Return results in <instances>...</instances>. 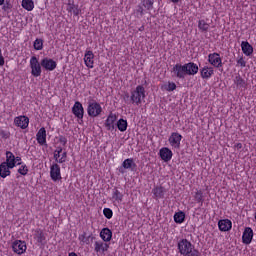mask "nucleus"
I'll return each instance as SVG.
<instances>
[{
  "label": "nucleus",
  "mask_w": 256,
  "mask_h": 256,
  "mask_svg": "<svg viewBox=\"0 0 256 256\" xmlns=\"http://www.w3.org/2000/svg\"><path fill=\"white\" fill-rule=\"evenodd\" d=\"M63 148H58L54 152V159L57 163H65L67 161V152H63ZM62 153V154H61Z\"/></svg>",
  "instance_id": "obj_22"
},
{
  "label": "nucleus",
  "mask_w": 256,
  "mask_h": 256,
  "mask_svg": "<svg viewBox=\"0 0 256 256\" xmlns=\"http://www.w3.org/2000/svg\"><path fill=\"white\" fill-rule=\"evenodd\" d=\"M218 228L222 232L231 231V229L233 228V222H231V220H229V219L219 220Z\"/></svg>",
  "instance_id": "obj_19"
},
{
  "label": "nucleus",
  "mask_w": 256,
  "mask_h": 256,
  "mask_svg": "<svg viewBox=\"0 0 256 256\" xmlns=\"http://www.w3.org/2000/svg\"><path fill=\"white\" fill-rule=\"evenodd\" d=\"M14 125L20 129H27L29 127V117L21 115L14 118Z\"/></svg>",
  "instance_id": "obj_12"
},
{
  "label": "nucleus",
  "mask_w": 256,
  "mask_h": 256,
  "mask_svg": "<svg viewBox=\"0 0 256 256\" xmlns=\"http://www.w3.org/2000/svg\"><path fill=\"white\" fill-rule=\"evenodd\" d=\"M117 127L118 130L121 131V133H124V131H127L128 123L125 119H119L117 121Z\"/></svg>",
  "instance_id": "obj_36"
},
{
  "label": "nucleus",
  "mask_w": 256,
  "mask_h": 256,
  "mask_svg": "<svg viewBox=\"0 0 256 256\" xmlns=\"http://www.w3.org/2000/svg\"><path fill=\"white\" fill-rule=\"evenodd\" d=\"M3 3H5V0H0V7L3 5Z\"/></svg>",
  "instance_id": "obj_49"
},
{
  "label": "nucleus",
  "mask_w": 256,
  "mask_h": 256,
  "mask_svg": "<svg viewBox=\"0 0 256 256\" xmlns=\"http://www.w3.org/2000/svg\"><path fill=\"white\" fill-rule=\"evenodd\" d=\"M67 11L69 13H73V15H75L76 17L77 15H79V13H81V9H79V6L71 2L68 3Z\"/></svg>",
  "instance_id": "obj_33"
},
{
  "label": "nucleus",
  "mask_w": 256,
  "mask_h": 256,
  "mask_svg": "<svg viewBox=\"0 0 256 256\" xmlns=\"http://www.w3.org/2000/svg\"><path fill=\"white\" fill-rule=\"evenodd\" d=\"M241 49H242V53H244V55H246V57H251V55H253V46H251V44H249V42L242 41Z\"/></svg>",
  "instance_id": "obj_26"
},
{
  "label": "nucleus",
  "mask_w": 256,
  "mask_h": 256,
  "mask_svg": "<svg viewBox=\"0 0 256 256\" xmlns=\"http://www.w3.org/2000/svg\"><path fill=\"white\" fill-rule=\"evenodd\" d=\"M215 74V70L211 66H204L200 69L202 79H211Z\"/></svg>",
  "instance_id": "obj_20"
},
{
  "label": "nucleus",
  "mask_w": 256,
  "mask_h": 256,
  "mask_svg": "<svg viewBox=\"0 0 256 256\" xmlns=\"http://www.w3.org/2000/svg\"><path fill=\"white\" fill-rule=\"evenodd\" d=\"M103 215H104V217H106V219H112L113 210H111V208H104L103 209Z\"/></svg>",
  "instance_id": "obj_42"
},
{
  "label": "nucleus",
  "mask_w": 256,
  "mask_h": 256,
  "mask_svg": "<svg viewBox=\"0 0 256 256\" xmlns=\"http://www.w3.org/2000/svg\"><path fill=\"white\" fill-rule=\"evenodd\" d=\"M122 167H124V169H132L133 167H135V162H133V159L128 158L124 160Z\"/></svg>",
  "instance_id": "obj_37"
},
{
  "label": "nucleus",
  "mask_w": 256,
  "mask_h": 256,
  "mask_svg": "<svg viewBox=\"0 0 256 256\" xmlns=\"http://www.w3.org/2000/svg\"><path fill=\"white\" fill-rule=\"evenodd\" d=\"M184 69L186 71V75H197V73H199V66L193 62L184 64Z\"/></svg>",
  "instance_id": "obj_21"
},
{
  "label": "nucleus",
  "mask_w": 256,
  "mask_h": 256,
  "mask_svg": "<svg viewBox=\"0 0 256 256\" xmlns=\"http://www.w3.org/2000/svg\"><path fill=\"white\" fill-rule=\"evenodd\" d=\"M152 193L155 199H163V197H165V188L162 186H156L152 189Z\"/></svg>",
  "instance_id": "obj_27"
},
{
  "label": "nucleus",
  "mask_w": 256,
  "mask_h": 256,
  "mask_svg": "<svg viewBox=\"0 0 256 256\" xmlns=\"http://www.w3.org/2000/svg\"><path fill=\"white\" fill-rule=\"evenodd\" d=\"M208 63H210V65L216 69L223 67V59H221V55L217 52L208 55Z\"/></svg>",
  "instance_id": "obj_6"
},
{
  "label": "nucleus",
  "mask_w": 256,
  "mask_h": 256,
  "mask_svg": "<svg viewBox=\"0 0 256 256\" xmlns=\"http://www.w3.org/2000/svg\"><path fill=\"white\" fill-rule=\"evenodd\" d=\"M172 73L177 77L178 79H185V76L187 75L185 70V65L176 64L172 68Z\"/></svg>",
  "instance_id": "obj_13"
},
{
  "label": "nucleus",
  "mask_w": 256,
  "mask_h": 256,
  "mask_svg": "<svg viewBox=\"0 0 256 256\" xmlns=\"http://www.w3.org/2000/svg\"><path fill=\"white\" fill-rule=\"evenodd\" d=\"M112 200L113 203L120 205V203L123 201V194L119 190H114L112 193Z\"/></svg>",
  "instance_id": "obj_32"
},
{
  "label": "nucleus",
  "mask_w": 256,
  "mask_h": 256,
  "mask_svg": "<svg viewBox=\"0 0 256 256\" xmlns=\"http://www.w3.org/2000/svg\"><path fill=\"white\" fill-rule=\"evenodd\" d=\"M145 97V87L143 85H138L136 89L131 91L130 99L134 105H141Z\"/></svg>",
  "instance_id": "obj_2"
},
{
  "label": "nucleus",
  "mask_w": 256,
  "mask_h": 256,
  "mask_svg": "<svg viewBox=\"0 0 256 256\" xmlns=\"http://www.w3.org/2000/svg\"><path fill=\"white\" fill-rule=\"evenodd\" d=\"M11 169L13 168L5 164V162H2L0 164V177H2V179L9 177L11 175Z\"/></svg>",
  "instance_id": "obj_25"
},
{
  "label": "nucleus",
  "mask_w": 256,
  "mask_h": 256,
  "mask_svg": "<svg viewBox=\"0 0 256 256\" xmlns=\"http://www.w3.org/2000/svg\"><path fill=\"white\" fill-rule=\"evenodd\" d=\"M84 63L88 69H93L95 64V54H93V51L88 50L86 51L84 55Z\"/></svg>",
  "instance_id": "obj_15"
},
{
  "label": "nucleus",
  "mask_w": 256,
  "mask_h": 256,
  "mask_svg": "<svg viewBox=\"0 0 256 256\" xmlns=\"http://www.w3.org/2000/svg\"><path fill=\"white\" fill-rule=\"evenodd\" d=\"M34 49L36 51H41L43 49V39L37 38L34 41Z\"/></svg>",
  "instance_id": "obj_39"
},
{
  "label": "nucleus",
  "mask_w": 256,
  "mask_h": 256,
  "mask_svg": "<svg viewBox=\"0 0 256 256\" xmlns=\"http://www.w3.org/2000/svg\"><path fill=\"white\" fill-rule=\"evenodd\" d=\"M72 113L75 115V117H77V119H83V115L85 113L83 104H81L79 101L75 102L74 106L72 107Z\"/></svg>",
  "instance_id": "obj_17"
},
{
  "label": "nucleus",
  "mask_w": 256,
  "mask_h": 256,
  "mask_svg": "<svg viewBox=\"0 0 256 256\" xmlns=\"http://www.w3.org/2000/svg\"><path fill=\"white\" fill-rule=\"evenodd\" d=\"M237 65H239L242 68L247 67V62L245 61V58L243 57L238 58Z\"/></svg>",
  "instance_id": "obj_43"
},
{
  "label": "nucleus",
  "mask_w": 256,
  "mask_h": 256,
  "mask_svg": "<svg viewBox=\"0 0 256 256\" xmlns=\"http://www.w3.org/2000/svg\"><path fill=\"white\" fill-rule=\"evenodd\" d=\"M29 65L32 77H41L42 65L41 62H39V58H37L36 56H32L30 58Z\"/></svg>",
  "instance_id": "obj_3"
},
{
  "label": "nucleus",
  "mask_w": 256,
  "mask_h": 256,
  "mask_svg": "<svg viewBox=\"0 0 256 256\" xmlns=\"http://www.w3.org/2000/svg\"><path fill=\"white\" fill-rule=\"evenodd\" d=\"M139 31H143V27L139 29Z\"/></svg>",
  "instance_id": "obj_51"
},
{
  "label": "nucleus",
  "mask_w": 256,
  "mask_h": 256,
  "mask_svg": "<svg viewBox=\"0 0 256 256\" xmlns=\"http://www.w3.org/2000/svg\"><path fill=\"white\" fill-rule=\"evenodd\" d=\"M181 0H171L172 3H179Z\"/></svg>",
  "instance_id": "obj_48"
},
{
  "label": "nucleus",
  "mask_w": 256,
  "mask_h": 256,
  "mask_svg": "<svg viewBox=\"0 0 256 256\" xmlns=\"http://www.w3.org/2000/svg\"><path fill=\"white\" fill-rule=\"evenodd\" d=\"M234 83L237 89H245V87H247V82H245V80L239 75L235 77Z\"/></svg>",
  "instance_id": "obj_34"
},
{
  "label": "nucleus",
  "mask_w": 256,
  "mask_h": 256,
  "mask_svg": "<svg viewBox=\"0 0 256 256\" xmlns=\"http://www.w3.org/2000/svg\"><path fill=\"white\" fill-rule=\"evenodd\" d=\"M36 141L39 145H47V130L44 127L40 128L37 132Z\"/></svg>",
  "instance_id": "obj_18"
},
{
  "label": "nucleus",
  "mask_w": 256,
  "mask_h": 256,
  "mask_svg": "<svg viewBox=\"0 0 256 256\" xmlns=\"http://www.w3.org/2000/svg\"><path fill=\"white\" fill-rule=\"evenodd\" d=\"M194 198L197 203H203V192L201 190H197L194 194Z\"/></svg>",
  "instance_id": "obj_41"
},
{
  "label": "nucleus",
  "mask_w": 256,
  "mask_h": 256,
  "mask_svg": "<svg viewBox=\"0 0 256 256\" xmlns=\"http://www.w3.org/2000/svg\"><path fill=\"white\" fill-rule=\"evenodd\" d=\"M18 173L19 175H22L23 177L27 176L29 173V166L23 162V160L18 164Z\"/></svg>",
  "instance_id": "obj_29"
},
{
  "label": "nucleus",
  "mask_w": 256,
  "mask_h": 256,
  "mask_svg": "<svg viewBox=\"0 0 256 256\" xmlns=\"http://www.w3.org/2000/svg\"><path fill=\"white\" fill-rule=\"evenodd\" d=\"M251 241H253V229L251 227H246L242 234V243L244 245H251Z\"/></svg>",
  "instance_id": "obj_14"
},
{
  "label": "nucleus",
  "mask_w": 256,
  "mask_h": 256,
  "mask_svg": "<svg viewBox=\"0 0 256 256\" xmlns=\"http://www.w3.org/2000/svg\"><path fill=\"white\" fill-rule=\"evenodd\" d=\"M236 149H243V144L237 143L235 144Z\"/></svg>",
  "instance_id": "obj_46"
},
{
  "label": "nucleus",
  "mask_w": 256,
  "mask_h": 256,
  "mask_svg": "<svg viewBox=\"0 0 256 256\" xmlns=\"http://www.w3.org/2000/svg\"><path fill=\"white\" fill-rule=\"evenodd\" d=\"M183 136L177 132L171 133L170 137L168 138V142L172 149H180L181 148V140Z\"/></svg>",
  "instance_id": "obj_7"
},
{
  "label": "nucleus",
  "mask_w": 256,
  "mask_h": 256,
  "mask_svg": "<svg viewBox=\"0 0 256 256\" xmlns=\"http://www.w3.org/2000/svg\"><path fill=\"white\" fill-rule=\"evenodd\" d=\"M198 29L200 31H209V24L205 20H199Z\"/></svg>",
  "instance_id": "obj_38"
},
{
  "label": "nucleus",
  "mask_w": 256,
  "mask_h": 256,
  "mask_svg": "<svg viewBox=\"0 0 256 256\" xmlns=\"http://www.w3.org/2000/svg\"><path fill=\"white\" fill-rule=\"evenodd\" d=\"M159 155L162 161L165 163H168V161H171L173 159V151L169 149L168 147H163L159 150Z\"/></svg>",
  "instance_id": "obj_16"
},
{
  "label": "nucleus",
  "mask_w": 256,
  "mask_h": 256,
  "mask_svg": "<svg viewBox=\"0 0 256 256\" xmlns=\"http://www.w3.org/2000/svg\"><path fill=\"white\" fill-rule=\"evenodd\" d=\"M174 221L178 225H181V223L185 222V212L183 211H178L174 214Z\"/></svg>",
  "instance_id": "obj_35"
},
{
  "label": "nucleus",
  "mask_w": 256,
  "mask_h": 256,
  "mask_svg": "<svg viewBox=\"0 0 256 256\" xmlns=\"http://www.w3.org/2000/svg\"><path fill=\"white\" fill-rule=\"evenodd\" d=\"M153 0H143L142 1V5L143 7H145V9H147L148 11H151V9H153Z\"/></svg>",
  "instance_id": "obj_40"
},
{
  "label": "nucleus",
  "mask_w": 256,
  "mask_h": 256,
  "mask_svg": "<svg viewBox=\"0 0 256 256\" xmlns=\"http://www.w3.org/2000/svg\"><path fill=\"white\" fill-rule=\"evenodd\" d=\"M21 161L22 159L20 156H15L11 151L6 152V161L4 163L9 165L10 168L15 169V167L21 164Z\"/></svg>",
  "instance_id": "obj_5"
},
{
  "label": "nucleus",
  "mask_w": 256,
  "mask_h": 256,
  "mask_svg": "<svg viewBox=\"0 0 256 256\" xmlns=\"http://www.w3.org/2000/svg\"><path fill=\"white\" fill-rule=\"evenodd\" d=\"M60 143H62V145H67V138L61 137L60 138Z\"/></svg>",
  "instance_id": "obj_45"
},
{
  "label": "nucleus",
  "mask_w": 256,
  "mask_h": 256,
  "mask_svg": "<svg viewBox=\"0 0 256 256\" xmlns=\"http://www.w3.org/2000/svg\"><path fill=\"white\" fill-rule=\"evenodd\" d=\"M50 177L54 182L61 181V166L59 164L53 163L50 166Z\"/></svg>",
  "instance_id": "obj_10"
},
{
  "label": "nucleus",
  "mask_w": 256,
  "mask_h": 256,
  "mask_svg": "<svg viewBox=\"0 0 256 256\" xmlns=\"http://www.w3.org/2000/svg\"><path fill=\"white\" fill-rule=\"evenodd\" d=\"M68 256H78V255H77V253H75V252H70V253L68 254Z\"/></svg>",
  "instance_id": "obj_47"
},
{
  "label": "nucleus",
  "mask_w": 256,
  "mask_h": 256,
  "mask_svg": "<svg viewBox=\"0 0 256 256\" xmlns=\"http://www.w3.org/2000/svg\"><path fill=\"white\" fill-rule=\"evenodd\" d=\"M87 113L89 117H99L103 113V107L97 101L88 102Z\"/></svg>",
  "instance_id": "obj_4"
},
{
  "label": "nucleus",
  "mask_w": 256,
  "mask_h": 256,
  "mask_svg": "<svg viewBox=\"0 0 256 256\" xmlns=\"http://www.w3.org/2000/svg\"><path fill=\"white\" fill-rule=\"evenodd\" d=\"M161 89L162 91H168L169 93H171V91H175V89H177V84H175V82H167L161 85Z\"/></svg>",
  "instance_id": "obj_30"
},
{
  "label": "nucleus",
  "mask_w": 256,
  "mask_h": 256,
  "mask_svg": "<svg viewBox=\"0 0 256 256\" xmlns=\"http://www.w3.org/2000/svg\"><path fill=\"white\" fill-rule=\"evenodd\" d=\"M178 251L183 256H199V251L195 249V246L191 241L187 239H181L178 242Z\"/></svg>",
  "instance_id": "obj_1"
},
{
  "label": "nucleus",
  "mask_w": 256,
  "mask_h": 256,
  "mask_svg": "<svg viewBox=\"0 0 256 256\" xmlns=\"http://www.w3.org/2000/svg\"><path fill=\"white\" fill-rule=\"evenodd\" d=\"M41 65L45 71H55L57 69V62L51 58L42 59Z\"/></svg>",
  "instance_id": "obj_11"
},
{
  "label": "nucleus",
  "mask_w": 256,
  "mask_h": 256,
  "mask_svg": "<svg viewBox=\"0 0 256 256\" xmlns=\"http://www.w3.org/2000/svg\"><path fill=\"white\" fill-rule=\"evenodd\" d=\"M94 251L97 255H105L109 251V244L105 241L97 240L94 242Z\"/></svg>",
  "instance_id": "obj_9"
},
{
  "label": "nucleus",
  "mask_w": 256,
  "mask_h": 256,
  "mask_svg": "<svg viewBox=\"0 0 256 256\" xmlns=\"http://www.w3.org/2000/svg\"><path fill=\"white\" fill-rule=\"evenodd\" d=\"M80 241H83V239H81V236L79 237Z\"/></svg>",
  "instance_id": "obj_52"
},
{
  "label": "nucleus",
  "mask_w": 256,
  "mask_h": 256,
  "mask_svg": "<svg viewBox=\"0 0 256 256\" xmlns=\"http://www.w3.org/2000/svg\"><path fill=\"white\" fill-rule=\"evenodd\" d=\"M21 6L26 11H33V9H35V2H33V0H22Z\"/></svg>",
  "instance_id": "obj_31"
},
{
  "label": "nucleus",
  "mask_w": 256,
  "mask_h": 256,
  "mask_svg": "<svg viewBox=\"0 0 256 256\" xmlns=\"http://www.w3.org/2000/svg\"><path fill=\"white\" fill-rule=\"evenodd\" d=\"M33 237L37 243H43L45 241V233H43V230L41 229L34 230Z\"/></svg>",
  "instance_id": "obj_28"
},
{
  "label": "nucleus",
  "mask_w": 256,
  "mask_h": 256,
  "mask_svg": "<svg viewBox=\"0 0 256 256\" xmlns=\"http://www.w3.org/2000/svg\"><path fill=\"white\" fill-rule=\"evenodd\" d=\"M100 238L102 241H104V243H109V241L113 239V232L109 228H103L100 231Z\"/></svg>",
  "instance_id": "obj_23"
},
{
  "label": "nucleus",
  "mask_w": 256,
  "mask_h": 256,
  "mask_svg": "<svg viewBox=\"0 0 256 256\" xmlns=\"http://www.w3.org/2000/svg\"><path fill=\"white\" fill-rule=\"evenodd\" d=\"M115 121H117V116L113 113L109 114L105 121V127L108 131H113V129H115Z\"/></svg>",
  "instance_id": "obj_24"
},
{
  "label": "nucleus",
  "mask_w": 256,
  "mask_h": 256,
  "mask_svg": "<svg viewBox=\"0 0 256 256\" xmlns=\"http://www.w3.org/2000/svg\"><path fill=\"white\" fill-rule=\"evenodd\" d=\"M5 65V58L3 57V53L0 48V67H3Z\"/></svg>",
  "instance_id": "obj_44"
},
{
  "label": "nucleus",
  "mask_w": 256,
  "mask_h": 256,
  "mask_svg": "<svg viewBox=\"0 0 256 256\" xmlns=\"http://www.w3.org/2000/svg\"><path fill=\"white\" fill-rule=\"evenodd\" d=\"M139 31H143V27L139 29Z\"/></svg>",
  "instance_id": "obj_50"
},
{
  "label": "nucleus",
  "mask_w": 256,
  "mask_h": 256,
  "mask_svg": "<svg viewBox=\"0 0 256 256\" xmlns=\"http://www.w3.org/2000/svg\"><path fill=\"white\" fill-rule=\"evenodd\" d=\"M12 251L16 255H23L27 251V243L23 240H16L12 243Z\"/></svg>",
  "instance_id": "obj_8"
}]
</instances>
